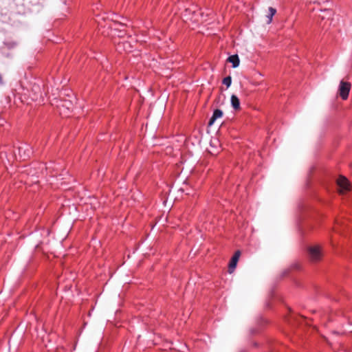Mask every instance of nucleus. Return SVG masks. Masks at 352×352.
<instances>
[{"label":"nucleus","instance_id":"f257e3e1","mask_svg":"<svg viewBox=\"0 0 352 352\" xmlns=\"http://www.w3.org/2000/svg\"><path fill=\"white\" fill-rule=\"evenodd\" d=\"M16 158H19L20 160H25L29 158L32 153V148L27 144H21L14 151Z\"/></svg>","mask_w":352,"mask_h":352},{"label":"nucleus","instance_id":"f03ea898","mask_svg":"<svg viewBox=\"0 0 352 352\" xmlns=\"http://www.w3.org/2000/svg\"><path fill=\"white\" fill-rule=\"evenodd\" d=\"M192 14V17L190 18V20L198 22L200 19L201 21H205L204 12L201 10H194L192 8H187L185 10V16L188 14Z\"/></svg>","mask_w":352,"mask_h":352},{"label":"nucleus","instance_id":"7ed1b4c3","mask_svg":"<svg viewBox=\"0 0 352 352\" xmlns=\"http://www.w3.org/2000/svg\"><path fill=\"white\" fill-rule=\"evenodd\" d=\"M351 83L341 80L339 85V95L342 100H346L351 90Z\"/></svg>","mask_w":352,"mask_h":352},{"label":"nucleus","instance_id":"20e7f679","mask_svg":"<svg viewBox=\"0 0 352 352\" xmlns=\"http://www.w3.org/2000/svg\"><path fill=\"white\" fill-rule=\"evenodd\" d=\"M59 112L60 114L67 116V114L72 110L73 104L71 101H62L60 104H57Z\"/></svg>","mask_w":352,"mask_h":352},{"label":"nucleus","instance_id":"39448f33","mask_svg":"<svg viewBox=\"0 0 352 352\" xmlns=\"http://www.w3.org/2000/svg\"><path fill=\"white\" fill-rule=\"evenodd\" d=\"M337 184L340 188V192L342 194L351 189L350 184L345 177L340 176L337 180Z\"/></svg>","mask_w":352,"mask_h":352},{"label":"nucleus","instance_id":"423d86ee","mask_svg":"<svg viewBox=\"0 0 352 352\" xmlns=\"http://www.w3.org/2000/svg\"><path fill=\"white\" fill-rule=\"evenodd\" d=\"M309 254L310 258L313 261H317L320 258L321 252L318 246H312L309 248Z\"/></svg>","mask_w":352,"mask_h":352},{"label":"nucleus","instance_id":"0eeeda50","mask_svg":"<svg viewBox=\"0 0 352 352\" xmlns=\"http://www.w3.org/2000/svg\"><path fill=\"white\" fill-rule=\"evenodd\" d=\"M240 254H241L240 251L237 250L235 252L234 254L232 257V259L229 264V269H228V272L230 273H232L234 271V270L235 269L237 262L239 261Z\"/></svg>","mask_w":352,"mask_h":352},{"label":"nucleus","instance_id":"6e6552de","mask_svg":"<svg viewBox=\"0 0 352 352\" xmlns=\"http://www.w3.org/2000/svg\"><path fill=\"white\" fill-rule=\"evenodd\" d=\"M222 116H223V111L221 109H217L214 110L212 116L210 118V120L208 122V125L209 126L212 125L214 124V122H215V120L217 118L222 117Z\"/></svg>","mask_w":352,"mask_h":352},{"label":"nucleus","instance_id":"1a4fd4ad","mask_svg":"<svg viewBox=\"0 0 352 352\" xmlns=\"http://www.w3.org/2000/svg\"><path fill=\"white\" fill-rule=\"evenodd\" d=\"M228 61L232 63L233 68L239 67L240 63L239 57L237 54L230 56L228 58Z\"/></svg>","mask_w":352,"mask_h":352},{"label":"nucleus","instance_id":"9d476101","mask_svg":"<svg viewBox=\"0 0 352 352\" xmlns=\"http://www.w3.org/2000/svg\"><path fill=\"white\" fill-rule=\"evenodd\" d=\"M230 102L234 109L236 110L240 108V100L236 95H232Z\"/></svg>","mask_w":352,"mask_h":352},{"label":"nucleus","instance_id":"9b49d317","mask_svg":"<svg viewBox=\"0 0 352 352\" xmlns=\"http://www.w3.org/2000/svg\"><path fill=\"white\" fill-rule=\"evenodd\" d=\"M276 12V10L272 7H270L268 9V14L267 15V17L268 19L267 23L270 24L272 23V17L274 16V14Z\"/></svg>","mask_w":352,"mask_h":352},{"label":"nucleus","instance_id":"f8f14e48","mask_svg":"<svg viewBox=\"0 0 352 352\" xmlns=\"http://www.w3.org/2000/svg\"><path fill=\"white\" fill-rule=\"evenodd\" d=\"M223 84L229 87L232 84V78L230 76H226L223 80Z\"/></svg>","mask_w":352,"mask_h":352},{"label":"nucleus","instance_id":"ddd939ff","mask_svg":"<svg viewBox=\"0 0 352 352\" xmlns=\"http://www.w3.org/2000/svg\"><path fill=\"white\" fill-rule=\"evenodd\" d=\"M44 167L47 172H50V168H51L50 167L46 166L45 164H43L42 167L41 168L43 170Z\"/></svg>","mask_w":352,"mask_h":352},{"label":"nucleus","instance_id":"4468645a","mask_svg":"<svg viewBox=\"0 0 352 352\" xmlns=\"http://www.w3.org/2000/svg\"><path fill=\"white\" fill-rule=\"evenodd\" d=\"M3 80H2V76L0 74V85H3Z\"/></svg>","mask_w":352,"mask_h":352},{"label":"nucleus","instance_id":"2eb2a0df","mask_svg":"<svg viewBox=\"0 0 352 352\" xmlns=\"http://www.w3.org/2000/svg\"><path fill=\"white\" fill-rule=\"evenodd\" d=\"M122 45H129V43H123V44H122Z\"/></svg>","mask_w":352,"mask_h":352},{"label":"nucleus","instance_id":"dca6fc26","mask_svg":"<svg viewBox=\"0 0 352 352\" xmlns=\"http://www.w3.org/2000/svg\"><path fill=\"white\" fill-rule=\"evenodd\" d=\"M240 352H247L245 350H241Z\"/></svg>","mask_w":352,"mask_h":352},{"label":"nucleus","instance_id":"f3484780","mask_svg":"<svg viewBox=\"0 0 352 352\" xmlns=\"http://www.w3.org/2000/svg\"><path fill=\"white\" fill-rule=\"evenodd\" d=\"M58 180L59 179H63V177H61L60 179L57 178Z\"/></svg>","mask_w":352,"mask_h":352}]
</instances>
